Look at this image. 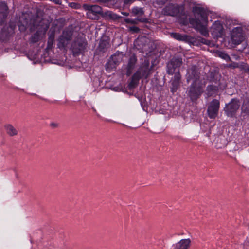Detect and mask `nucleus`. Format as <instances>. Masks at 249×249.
I'll return each instance as SVG.
<instances>
[{
  "mask_svg": "<svg viewBox=\"0 0 249 249\" xmlns=\"http://www.w3.org/2000/svg\"><path fill=\"white\" fill-rule=\"evenodd\" d=\"M193 12L195 18H189L190 24L201 35L207 36L209 35L207 29L208 18L205 12L202 8L197 7H194Z\"/></svg>",
  "mask_w": 249,
  "mask_h": 249,
  "instance_id": "obj_1",
  "label": "nucleus"
},
{
  "mask_svg": "<svg viewBox=\"0 0 249 249\" xmlns=\"http://www.w3.org/2000/svg\"><path fill=\"white\" fill-rule=\"evenodd\" d=\"M140 79H130L127 82L124 79H115V82L111 84L110 82L106 84L107 87L114 91H122L129 93L133 91L137 87Z\"/></svg>",
  "mask_w": 249,
  "mask_h": 249,
  "instance_id": "obj_2",
  "label": "nucleus"
},
{
  "mask_svg": "<svg viewBox=\"0 0 249 249\" xmlns=\"http://www.w3.org/2000/svg\"><path fill=\"white\" fill-rule=\"evenodd\" d=\"M205 86L204 82L200 79H195L191 84L188 95L192 101L197 100L203 92V88Z\"/></svg>",
  "mask_w": 249,
  "mask_h": 249,
  "instance_id": "obj_3",
  "label": "nucleus"
},
{
  "mask_svg": "<svg viewBox=\"0 0 249 249\" xmlns=\"http://www.w3.org/2000/svg\"><path fill=\"white\" fill-rule=\"evenodd\" d=\"M182 64V60L178 58H173L167 64V72L169 75L173 76L174 78H179L180 74L179 72L178 68Z\"/></svg>",
  "mask_w": 249,
  "mask_h": 249,
  "instance_id": "obj_4",
  "label": "nucleus"
},
{
  "mask_svg": "<svg viewBox=\"0 0 249 249\" xmlns=\"http://www.w3.org/2000/svg\"><path fill=\"white\" fill-rule=\"evenodd\" d=\"M240 107L239 100L233 98L228 103L226 104L224 107L226 115L229 117H234Z\"/></svg>",
  "mask_w": 249,
  "mask_h": 249,
  "instance_id": "obj_5",
  "label": "nucleus"
},
{
  "mask_svg": "<svg viewBox=\"0 0 249 249\" xmlns=\"http://www.w3.org/2000/svg\"><path fill=\"white\" fill-rule=\"evenodd\" d=\"M218 81L217 86L210 85L207 86L206 91L207 97L216 94L218 90H223L227 87L225 79H218Z\"/></svg>",
  "mask_w": 249,
  "mask_h": 249,
  "instance_id": "obj_6",
  "label": "nucleus"
},
{
  "mask_svg": "<svg viewBox=\"0 0 249 249\" xmlns=\"http://www.w3.org/2000/svg\"><path fill=\"white\" fill-rule=\"evenodd\" d=\"M220 108V102L217 99H213L207 108L208 116L211 119H215L218 115Z\"/></svg>",
  "mask_w": 249,
  "mask_h": 249,
  "instance_id": "obj_7",
  "label": "nucleus"
},
{
  "mask_svg": "<svg viewBox=\"0 0 249 249\" xmlns=\"http://www.w3.org/2000/svg\"><path fill=\"white\" fill-rule=\"evenodd\" d=\"M232 42L234 44H239L244 39L242 28L237 27L234 28L231 33Z\"/></svg>",
  "mask_w": 249,
  "mask_h": 249,
  "instance_id": "obj_8",
  "label": "nucleus"
},
{
  "mask_svg": "<svg viewBox=\"0 0 249 249\" xmlns=\"http://www.w3.org/2000/svg\"><path fill=\"white\" fill-rule=\"evenodd\" d=\"M182 8L177 4H169L163 9V13L164 15L176 16L181 11Z\"/></svg>",
  "mask_w": 249,
  "mask_h": 249,
  "instance_id": "obj_9",
  "label": "nucleus"
},
{
  "mask_svg": "<svg viewBox=\"0 0 249 249\" xmlns=\"http://www.w3.org/2000/svg\"><path fill=\"white\" fill-rule=\"evenodd\" d=\"M72 36V31L70 29L64 30L59 39V48H64L69 43Z\"/></svg>",
  "mask_w": 249,
  "mask_h": 249,
  "instance_id": "obj_10",
  "label": "nucleus"
},
{
  "mask_svg": "<svg viewBox=\"0 0 249 249\" xmlns=\"http://www.w3.org/2000/svg\"><path fill=\"white\" fill-rule=\"evenodd\" d=\"M86 43L82 38H77L71 45V49L75 54L82 53L86 48Z\"/></svg>",
  "mask_w": 249,
  "mask_h": 249,
  "instance_id": "obj_11",
  "label": "nucleus"
},
{
  "mask_svg": "<svg viewBox=\"0 0 249 249\" xmlns=\"http://www.w3.org/2000/svg\"><path fill=\"white\" fill-rule=\"evenodd\" d=\"M211 33L214 37H218L222 36L223 33V27L221 22L216 21L211 27Z\"/></svg>",
  "mask_w": 249,
  "mask_h": 249,
  "instance_id": "obj_12",
  "label": "nucleus"
},
{
  "mask_svg": "<svg viewBox=\"0 0 249 249\" xmlns=\"http://www.w3.org/2000/svg\"><path fill=\"white\" fill-rule=\"evenodd\" d=\"M182 83L181 79H171L169 82V87L173 94L180 88Z\"/></svg>",
  "mask_w": 249,
  "mask_h": 249,
  "instance_id": "obj_13",
  "label": "nucleus"
},
{
  "mask_svg": "<svg viewBox=\"0 0 249 249\" xmlns=\"http://www.w3.org/2000/svg\"><path fill=\"white\" fill-rule=\"evenodd\" d=\"M110 82L111 84H113L115 82V79H110L108 81H105V83L101 79H93L92 85L95 89H102L103 88L108 89L107 87L106 84ZM109 89H110L109 88Z\"/></svg>",
  "mask_w": 249,
  "mask_h": 249,
  "instance_id": "obj_14",
  "label": "nucleus"
},
{
  "mask_svg": "<svg viewBox=\"0 0 249 249\" xmlns=\"http://www.w3.org/2000/svg\"><path fill=\"white\" fill-rule=\"evenodd\" d=\"M191 243L189 239H181L172 246L173 249H188Z\"/></svg>",
  "mask_w": 249,
  "mask_h": 249,
  "instance_id": "obj_15",
  "label": "nucleus"
},
{
  "mask_svg": "<svg viewBox=\"0 0 249 249\" xmlns=\"http://www.w3.org/2000/svg\"><path fill=\"white\" fill-rule=\"evenodd\" d=\"M84 8L88 10L89 14L93 13L94 14H100L102 12V8L98 5H89L88 4L84 5Z\"/></svg>",
  "mask_w": 249,
  "mask_h": 249,
  "instance_id": "obj_16",
  "label": "nucleus"
},
{
  "mask_svg": "<svg viewBox=\"0 0 249 249\" xmlns=\"http://www.w3.org/2000/svg\"><path fill=\"white\" fill-rule=\"evenodd\" d=\"M242 113L249 115V96H247L243 99L241 107Z\"/></svg>",
  "mask_w": 249,
  "mask_h": 249,
  "instance_id": "obj_17",
  "label": "nucleus"
},
{
  "mask_svg": "<svg viewBox=\"0 0 249 249\" xmlns=\"http://www.w3.org/2000/svg\"><path fill=\"white\" fill-rule=\"evenodd\" d=\"M136 62V58L135 56H132L130 58L129 62L127 65V70L126 76H129L131 73L132 70L134 68L135 64Z\"/></svg>",
  "mask_w": 249,
  "mask_h": 249,
  "instance_id": "obj_18",
  "label": "nucleus"
},
{
  "mask_svg": "<svg viewBox=\"0 0 249 249\" xmlns=\"http://www.w3.org/2000/svg\"><path fill=\"white\" fill-rule=\"evenodd\" d=\"M4 127L6 133L10 136H14L18 134L17 129L10 124L5 125Z\"/></svg>",
  "mask_w": 249,
  "mask_h": 249,
  "instance_id": "obj_19",
  "label": "nucleus"
},
{
  "mask_svg": "<svg viewBox=\"0 0 249 249\" xmlns=\"http://www.w3.org/2000/svg\"><path fill=\"white\" fill-rule=\"evenodd\" d=\"M124 21L126 23H130L132 24H136L138 22H146L147 21V19L145 18H137L135 19H131L129 18H126L124 19Z\"/></svg>",
  "mask_w": 249,
  "mask_h": 249,
  "instance_id": "obj_20",
  "label": "nucleus"
},
{
  "mask_svg": "<svg viewBox=\"0 0 249 249\" xmlns=\"http://www.w3.org/2000/svg\"><path fill=\"white\" fill-rule=\"evenodd\" d=\"M7 11V6L6 3L4 2L0 3V15H1L3 18H5L6 16Z\"/></svg>",
  "mask_w": 249,
  "mask_h": 249,
  "instance_id": "obj_21",
  "label": "nucleus"
},
{
  "mask_svg": "<svg viewBox=\"0 0 249 249\" xmlns=\"http://www.w3.org/2000/svg\"><path fill=\"white\" fill-rule=\"evenodd\" d=\"M132 13L135 16H140L143 14V11L142 8L135 7L132 9Z\"/></svg>",
  "mask_w": 249,
  "mask_h": 249,
  "instance_id": "obj_22",
  "label": "nucleus"
},
{
  "mask_svg": "<svg viewBox=\"0 0 249 249\" xmlns=\"http://www.w3.org/2000/svg\"><path fill=\"white\" fill-rule=\"evenodd\" d=\"M171 35L173 38L178 40H184L186 39V36H182L179 33H173Z\"/></svg>",
  "mask_w": 249,
  "mask_h": 249,
  "instance_id": "obj_23",
  "label": "nucleus"
},
{
  "mask_svg": "<svg viewBox=\"0 0 249 249\" xmlns=\"http://www.w3.org/2000/svg\"><path fill=\"white\" fill-rule=\"evenodd\" d=\"M113 63V61L108 60V62L106 65V69L107 71H111L112 70L116 68L115 65Z\"/></svg>",
  "mask_w": 249,
  "mask_h": 249,
  "instance_id": "obj_24",
  "label": "nucleus"
},
{
  "mask_svg": "<svg viewBox=\"0 0 249 249\" xmlns=\"http://www.w3.org/2000/svg\"><path fill=\"white\" fill-rule=\"evenodd\" d=\"M121 60V58L119 56H117L116 55H114L112 56L109 60H112L114 61V64L115 65V67L119 64L120 61Z\"/></svg>",
  "mask_w": 249,
  "mask_h": 249,
  "instance_id": "obj_25",
  "label": "nucleus"
},
{
  "mask_svg": "<svg viewBox=\"0 0 249 249\" xmlns=\"http://www.w3.org/2000/svg\"><path fill=\"white\" fill-rule=\"evenodd\" d=\"M50 127L52 128H56L59 126V124L54 122H52L50 124Z\"/></svg>",
  "mask_w": 249,
  "mask_h": 249,
  "instance_id": "obj_26",
  "label": "nucleus"
},
{
  "mask_svg": "<svg viewBox=\"0 0 249 249\" xmlns=\"http://www.w3.org/2000/svg\"><path fill=\"white\" fill-rule=\"evenodd\" d=\"M220 56L226 60H230V59L229 55L224 53H221L220 54Z\"/></svg>",
  "mask_w": 249,
  "mask_h": 249,
  "instance_id": "obj_27",
  "label": "nucleus"
},
{
  "mask_svg": "<svg viewBox=\"0 0 249 249\" xmlns=\"http://www.w3.org/2000/svg\"><path fill=\"white\" fill-rule=\"evenodd\" d=\"M130 30L135 33H137L140 31L139 28L136 26H132L130 27Z\"/></svg>",
  "mask_w": 249,
  "mask_h": 249,
  "instance_id": "obj_28",
  "label": "nucleus"
},
{
  "mask_svg": "<svg viewBox=\"0 0 249 249\" xmlns=\"http://www.w3.org/2000/svg\"><path fill=\"white\" fill-rule=\"evenodd\" d=\"M53 39H54V35H51L49 38V40H48V43L49 44H51L53 43Z\"/></svg>",
  "mask_w": 249,
  "mask_h": 249,
  "instance_id": "obj_29",
  "label": "nucleus"
},
{
  "mask_svg": "<svg viewBox=\"0 0 249 249\" xmlns=\"http://www.w3.org/2000/svg\"><path fill=\"white\" fill-rule=\"evenodd\" d=\"M31 95H34V96H36V97H37V98H38L39 99H42V100H43L44 101H47L48 100L46 99H44V98H42L41 97L37 95V94H35V93H32L31 94Z\"/></svg>",
  "mask_w": 249,
  "mask_h": 249,
  "instance_id": "obj_30",
  "label": "nucleus"
},
{
  "mask_svg": "<svg viewBox=\"0 0 249 249\" xmlns=\"http://www.w3.org/2000/svg\"><path fill=\"white\" fill-rule=\"evenodd\" d=\"M231 67H232L233 68L238 67V64L237 63H233L231 65Z\"/></svg>",
  "mask_w": 249,
  "mask_h": 249,
  "instance_id": "obj_31",
  "label": "nucleus"
},
{
  "mask_svg": "<svg viewBox=\"0 0 249 249\" xmlns=\"http://www.w3.org/2000/svg\"><path fill=\"white\" fill-rule=\"evenodd\" d=\"M168 0H163L159 1V3H161V4H163L165 3Z\"/></svg>",
  "mask_w": 249,
  "mask_h": 249,
  "instance_id": "obj_32",
  "label": "nucleus"
},
{
  "mask_svg": "<svg viewBox=\"0 0 249 249\" xmlns=\"http://www.w3.org/2000/svg\"><path fill=\"white\" fill-rule=\"evenodd\" d=\"M132 1H133V0H124V2L125 3H129L130 2H131Z\"/></svg>",
  "mask_w": 249,
  "mask_h": 249,
  "instance_id": "obj_33",
  "label": "nucleus"
},
{
  "mask_svg": "<svg viewBox=\"0 0 249 249\" xmlns=\"http://www.w3.org/2000/svg\"><path fill=\"white\" fill-rule=\"evenodd\" d=\"M174 138L175 139H178V140H182V139L180 136H175Z\"/></svg>",
  "mask_w": 249,
  "mask_h": 249,
  "instance_id": "obj_34",
  "label": "nucleus"
},
{
  "mask_svg": "<svg viewBox=\"0 0 249 249\" xmlns=\"http://www.w3.org/2000/svg\"><path fill=\"white\" fill-rule=\"evenodd\" d=\"M122 13L124 15H125V16H128L129 15V13H126V12H122Z\"/></svg>",
  "mask_w": 249,
  "mask_h": 249,
  "instance_id": "obj_35",
  "label": "nucleus"
},
{
  "mask_svg": "<svg viewBox=\"0 0 249 249\" xmlns=\"http://www.w3.org/2000/svg\"><path fill=\"white\" fill-rule=\"evenodd\" d=\"M225 145V143H224L223 144V145H220V146H218V145H217L216 146L218 148H222V146H224Z\"/></svg>",
  "mask_w": 249,
  "mask_h": 249,
  "instance_id": "obj_36",
  "label": "nucleus"
},
{
  "mask_svg": "<svg viewBox=\"0 0 249 249\" xmlns=\"http://www.w3.org/2000/svg\"><path fill=\"white\" fill-rule=\"evenodd\" d=\"M92 109L94 112H96V110L94 107H93Z\"/></svg>",
  "mask_w": 249,
  "mask_h": 249,
  "instance_id": "obj_37",
  "label": "nucleus"
},
{
  "mask_svg": "<svg viewBox=\"0 0 249 249\" xmlns=\"http://www.w3.org/2000/svg\"><path fill=\"white\" fill-rule=\"evenodd\" d=\"M103 44H104V43H103V42H101V43L100 44V47H102V46L103 45Z\"/></svg>",
  "mask_w": 249,
  "mask_h": 249,
  "instance_id": "obj_38",
  "label": "nucleus"
},
{
  "mask_svg": "<svg viewBox=\"0 0 249 249\" xmlns=\"http://www.w3.org/2000/svg\"><path fill=\"white\" fill-rule=\"evenodd\" d=\"M50 102L52 103H54L56 102V101H50Z\"/></svg>",
  "mask_w": 249,
  "mask_h": 249,
  "instance_id": "obj_39",
  "label": "nucleus"
},
{
  "mask_svg": "<svg viewBox=\"0 0 249 249\" xmlns=\"http://www.w3.org/2000/svg\"><path fill=\"white\" fill-rule=\"evenodd\" d=\"M47 30V27H46L44 29V32H46V31Z\"/></svg>",
  "mask_w": 249,
  "mask_h": 249,
  "instance_id": "obj_40",
  "label": "nucleus"
},
{
  "mask_svg": "<svg viewBox=\"0 0 249 249\" xmlns=\"http://www.w3.org/2000/svg\"><path fill=\"white\" fill-rule=\"evenodd\" d=\"M197 76V75H196V74H194V75H193V76H194V77H196V76Z\"/></svg>",
  "mask_w": 249,
  "mask_h": 249,
  "instance_id": "obj_41",
  "label": "nucleus"
},
{
  "mask_svg": "<svg viewBox=\"0 0 249 249\" xmlns=\"http://www.w3.org/2000/svg\"><path fill=\"white\" fill-rule=\"evenodd\" d=\"M163 80H164V83H165V80H166V79H165V78H164V79H163Z\"/></svg>",
  "mask_w": 249,
  "mask_h": 249,
  "instance_id": "obj_42",
  "label": "nucleus"
},
{
  "mask_svg": "<svg viewBox=\"0 0 249 249\" xmlns=\"http://www.w3.org/2000/svg\"><path fill=\"white\" fill-rule=\"evenodd\" d=\"M189 79H187V82H188V83H189Z\"/></svg>",
  "mask_w": 249,
  "mask_h": 249,
  "instance_id": "obj_43",
  "label": "nucleus"
},
{
  "mask_svg": "<svg viewBox=\"0 0 249 249\" xmlns=\"http://www.w3.org/2000/svg\"><path fill=\"white\" fill-rule=\"evenodd\" d=\"M183 24H185V21H183Z\"/></svg>",
  "mask_w": 249,
  "mask_h": 249,
  "instance_id": "obj_44",
  "label": "nucleus"
},
{
  "mask_svg": "<svg viewBox=\"0 0 249 249\" xmlns=\"http://www.w3.org/2000/svg\"><path fill=\"white\" fill-rule=\"evenodd\" d=\"M213 79H214V80H217V78Z\"/></svg>",
  "mask_w": 249,
  "mask_h": 249,
  "instance_id": "obj_45",
  "label": "nucleus"
}]
</instances>
